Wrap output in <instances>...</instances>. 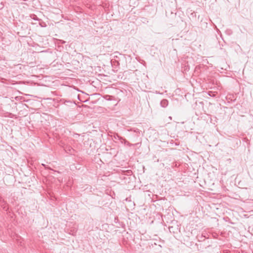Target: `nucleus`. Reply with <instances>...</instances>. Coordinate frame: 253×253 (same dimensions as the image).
<instances>
[{
	"instance_id": "nucleus-1",
	"label": "nucleus",
	"mask_w": 253,
	"mask_h": 253,
	"mask_svg": "<svg viewBox=\"0 0 253 253\" xmlns=\"http://www.w3.org/2000/svg\"><path fill=\"white\" fill-rule=\"evenodd\" d=\"M0 206L5 211L8 210V205L2 198H0Z\"/></svg>"
},
{
	"instance_id": "nucleus-2",
	"label": "nucleus",
	"mask_w": 253,
	"mask_h": 253,
	"mask_svg": "<svg viewBox=\"0 0 253 253\" xmlns=\"http://www.w3.org/2000/svg\"><path fill=\"white\" fill-rule=\"evenodd\" d=\"M169 104V101L167 99H164L160 102V105L162 107L166 108Z\"/></svg>"
},
{
	"instance_id": "nucleus-3",
	"label": "nucleus",
	"mask_w": 253,
	"mask_h": 253,
	"mask_svg": "<svg viewBox=\"0 0 253 253\" xmlns=\"http://www.w3.org/2000/svg\"><path fill=\"white\" fill-rule=\"evenodd\" d=\"M114 138L115 139H118L121 141L122 143H123L122 139H123V138L121 136H120L118 134L116 133L114 135Z\"/></svg>"
},
{
	"instance_id": "nucleus-4",
	"label": "nucleus",
	"mask_w": 253,
	"mask_h": 253,
	"mask_svg": "<svg viewBox=\"0 0 253 253\" xmlns=\"http://www.w3.org/2000/svg\"><path fill=\"white\" fill-rule=\"evenodd\" d=\"M123 143H124L125 145H126L129 147H130L132 145H133V144H132L130 143L128 141H127L126 139L123 138V139H122Z\"/></svg>"
},
{
	"instance_id": "nucleus-5",
	"label": "nucleus",
	"mask_w": 253,
	"mask_h": 253,
	"mask_svg": "<svg viewBox=\"0 0 253 253\" xmlns=\"http://www.w3.org/2000/svg\"><path fill=\"white\" fill-rule=\"evenodd\" d=\"M104 98L106 100H111V97H112V96L109 95H106L103 96Z\"/></svg>"
},
{
	"instance_id": "nucleus-6",
	"label": "nucleus",
	"mask_w": 253,
	"mask_h": 253,
	"mask_svg": "<svg viewBox=\"0 0 253 253\" xmlns=\"http://www.w3.org/2000/svg\"><path fill=\"white\" fill-rule=\"evenodd\" d=\"M31 17L32 18H33V19H34L35 20H39V18H38V17L36 15H31Z\"/></svg>"
},
{
	"instance_id": "nucleus-7",
	"label": "nucleus",
	"mask_w": 253,
	"mask_h": 253,
	"mask_svg": "<svg viewBox=\"0 0 253 253\" xmlns=\"http://www.w3.org/2000/svg\"><path fill=\"white\" fill-rule=\"evenodd\" d=\"M42 165L45 168V169H50L48 167H47L46 165H45V164H42Z\"/></svg>"
},
{
	"instance_id": "nucleus-8",
	"label": "nucleus",
	"mask_w": 253,
	"mask_h": 253,
	"mask_svg": "<svg viewBox=\"0 0 253 253\" xmlns=\"http://www.w3.org/2000/svg\"><path fill=\"white\" fill-rule=\"evenodd\" d=\"M2 8H3V5L1 3H0V9H2Z\"/></svg>"
},
{
	"instance_id": "nucleus-9",
	"label": "nucleus",
	"mask_w": 253,
	"mask_h": 253,
	"mask_svg": "<svg viewBox=\"0 0 253 253\" xmlns=\"http://www.w3.org/2000/svg\"><path fill=\"white\" fill-rule=\"evenodd\" d=\"M209 95L211 96H213L214 95L213 94V93H212V94H211V93H209Z\"/></svg>"
}]
</instances>
